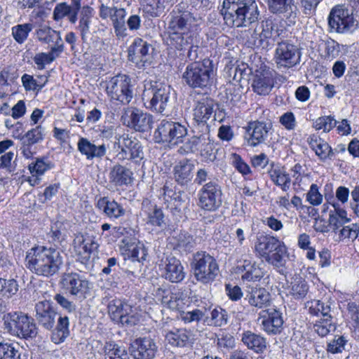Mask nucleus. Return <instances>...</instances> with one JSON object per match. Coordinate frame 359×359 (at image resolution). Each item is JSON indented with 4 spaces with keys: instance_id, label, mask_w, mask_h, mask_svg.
<instances>
[{
    "instance_id": "obj_62",
    "label": "nucleus",
    "mask_w": 359,
    "mask_h": 359,
    "mask_svg": "<svg viewBox=\"0 0 359 359\" xmlns=\"http://www.w3.org/2000/svg\"><path fill=\"white\" fill-rule=\"evenodd\" d=\"M18 76V71L14 67H5L0 72V85L9 86L11 83H13Z\"/></svg>"
},
{
    "instance_id": "obj_43",
    "label": "nucleus",
    "mask_w": 359,
    "mask_h": 359,
    "mask_svg": "<svg viewBox=\"0 0 359 359\" xmlns=\"http://www.w3.org/2000/svg\"><path fill=\"white\" fill-rule=\"evenodd\" d=\"M191 333L186 329L173 328L165 334V339L168 342L177 347H184L187 346L190 340Z\"/></svg>"
},
{
    "instance_id": "obj_24",
    "label": "nucleus",
    "mask_w": 359,
    "mask_h": 359,
    "mask_svg": "<svg viewBox=\"0 0 359 359\" xmlns=\"http://www.w3.org/2000/svg\"><path fill=\"white\" fill-rule=\"evenodd\" d=\"M35 34L38 41L43 43H54L50 48H53V51L64 50V43L60 32L54 30L47 25H40L36 29Z\"/></svg>"
},
{
    "instance_id": "obj_34",
    "label": "nucleus",
    "mask_w": 359,
    "mask_h": 359,
    "mask_svg": "<svg viewBox=\"0 0 359 359\" xmlns=\"http://www.w3.org/2000/svg\"><path fill=\"white\" fill-rule=\"evenodd\" d=\"M330 204L334 210L330 211L328 222L332 231L337 233L344 224L350 222V219L347 217L346 211L341 208L338 203L334 202Z\"/></svg>"
},
{
    "instance_id": "obj_48",
    "label": "nucleus",
    "mask_w": 359,
    "mask_h": 359,
    "mask_svg": "<svg viewBox=\"0 0 359 359\" xmlns=\"http://www.w3.org/2000/svg\"><path fill=\"white\" fill-rule=\"evenodd\" d=\"M306 306L309 307L310 314L313 316H318L320 314L323 318L332 316L331 303L329 302L313 299L308 302Z\"/></svg>"
},
{
    "instance_id": "obj_1",
    "label": "nucleus",
    "mask_w": 359,
    "mask_h": 359,
    "mask_svg": "<svg viewBox=\"0 0 359 359\" xmlns=\"http://www.w3.org/2000/svg\"><path fill=\"white\" fill-rule=\"evenodd\" d=\"M63 264L60 252L53 248L36 246L27 252L25 266L32 273L45 277L56 274Z\"/></svg>"
},
{
    "instance_id": "obj_38",
    "label": "nucleus",
    "mask_w": 359,
    "mask_h": 359,
    "mask_svg": "<svg viewBox=\"0 0 359 359\" xmlns=\"http://www.w3.org/2000/svg\"><path fill=\"white\" fill-rule=\"evenodd\" d=\"M242 268L241 279L243 281L257 282L264 276V269L259 264L252 263L250 260L245 259Z\"/></svg>"
},
{
    "instance_id": "obj_21",
    "label": "nucleus",
    "mask_w": 359,
    "mask_h": 359,
    "mask_svg": "<svg viewBox=\"0 0 359 359\" xmlns=\"http://www.w3.org/2000/svg\"><path fill=\"white\" fill-rule=\"evenodd\" d=\"M160 271L162 277L172 283H180L185 277L181 262L173 256H169L162 262Z\"/></svg>"
},
{
    "instance_id": "obj_18",
    "label": "nucleus",
    "mask_w": 359,
    "mask_h": 359,
    "mask_svg": "<svg viewBox=\"0 0 359 359\" xmlns=\"http://www.w3.org/2000/svg\"><path fill=\"white\" fill-rule=\"evenodd\" d=\"M158 351V346L150 337H139L130 344V355L134 359H153Z\"/></svg>"
},
{
    "instance_id": "obj_31",
    "label": "nucleus",
    "mask_w": 359,
    "mask_h": 359,
    "mask_svg": "<svg viewBox=\"0 0 359 359\" xmlns=\"http://www.w3.org/2000/svg\"><path fill=\"white\" fill-rule=\"evenodd\" d=\"M306 142L320 160L331 159L334 156V151L331 147L319 136L311 135L307 138Z\"/></svg>"
},
{
    "instance_id": "obj_37",
    "label": "nucleus",
    "mask_w": 359,
    "mask_h": 359,
    "mask_svg": "<svg viewBox=\"0 0 359 359\" xmlns=\"http://www.w3.org/2000/svg\"><path fill=\"white\" fill-rule=\"evenodd\" d=\"M37 334V328L36 324L34 322V319L28 316L27 314L24 313L21 316L19 326L18 327L13 336L18 337L20 338H33Z\"/></svg>"
},
{
    "instance_id": "obj_45",
    "label": "nucleus",
    "mask_w": 359,
    "mask_h": 359,
    "mask_svg": "<svg viewBox=\"0 0 359 359\" xmlns=\"http://www.w3.org/2000/svg\"><path fill=\"white\" fill-rule=\"evenodd\" d=\"M192 16L189 12H182L173 11L170 15V20L168 22L167 29L174 28H184L189 29L191 23Z\"/></svg>"
},
{
    "instance_id": "obj_50",
    "label": "nucleus",
    "mask_w": 359,
    "mask_h": 359,
    "mask_svg": "<svg viewBox=\"0 0 359 359\" xmlns=\"http://www.w3.org/2000/svg\"><path fill=\"white\" fill-rule=\"evenodd\" d=\"M23 314L24 313L22 312L14 311L8 313L4 316V326L7 332L11 335L14 334L18 327L19 326L21 316H22Z\"/></svg>"
},
{
    "instance_id": "obj_36",
    "label": "nucleus",
    "mask_w": 359,
    "mask_h": 359,
    "mask_svg": "<svg viewBox=\"0 0 359 359\" xmlns=\"http://www.w3.org/2000/svg\"><path fill=\"white\" fill-rule=\"evenodd\" d=\"M132 171L120 164L115 165L109 172L110 182L116 186H123L130 184L133 180Z\"/></svg>"
},
{
    "instance_id": "obj_46",
    "label": "nucleus",
    "mask_w": 359,
    "mask_h": 359,
    "mask_svg": "<svg viewBox=\"0 0 359 359\" xmlns=\"http://www.w3.org/2000/svg\"><path fill=\"white\" fill-rule=\"evenodd\" d=\"M309 291V285L302 277L293 278L288 287V294L294 299L304 298Z\"/></svg>"
},
{
    "instance_id": "obj_44",
    "label": "nucleus",
    "mask_w": 359,
    "mask_h": 359,
    "mask_svg": "<svg viewBox=\"0 0 359 359\" xmlns=\"http://www.w3.org/2000/svg\"><path fill=\"white\" fill-rule=\"evenodd\" d=\"M56 320L57 323L51 334V340L58 344L63 342L69 335V320L68 317L62 316H57Z\"/></svg>"
},
{
    "instance_id": "obj_53",
    "label": "nucleus",
    "mask_w": 359,
    "mask_h": 359,
    "mask_svg": "<svg viewBox=\"0 0 359 359\" xmlns=\"http://www.w3.org/2000/svg\"><path fill=\"white\" fill-rule=\"evenodd\" d=\"M228 323V313L221 307H217L210 312V320L208 324L217 327L226 325Z\"/></svg>"
},
{
    "instance_id": "obj_32",
    "label": "nucleus",
    "mask_w": 359,
    "mask_h": 359,
    "mask_svg": "<svg viewBox=\"0 0 359 359\" xmlns=\"http://www.w3.org/2000/svg\"><path fill=\"white\" fill-rule=\"evenodd\" d=\"M189 29L184 28H174L166 29L170 44L177 50H182L191 43Z\"/></svg>"
},
{
    "instance_id": "obj_5",
    "label": "nucleus",
    "mask_w": 359,
    "mask_h": 359,
    "mask_svg": "<svg viewBox=\"0 0 359 359\" xmlns=\"http://www.w3.org/2000/svg\"><path fill=\"white\" fill-rule=\"evenodd\" d=\"M284 31L280 20L273 17H269L258 24L248 42L249 45L264 48L268 46L269 39H273L275 40L277 37L282 36Z\"/></svg>"
},
{
    "instance_id": "obj_61",
    "label": "nucleus",
    "mask_w": 359,
    "mask_h": 359,
    "mask_svg": "<svg viewBox=\"0 0 359 359\" xmlns=\"http://www.w3.org/2000/svg\"><path fill=\"white\" fill-rule=\"evenodd\" d=\"M337 121L331 116H325L318 118L313 123V127L316 130H323V132H330L337 126Z\"/></svg>"
},
{
    "instance_id": "obj_29",
    "label": "nucleus",
    "mask_w": 359,
    "mask_h": 359,
    "mask_svg": "<svg viewBox=\"0 0 359 359\" xmlns=\"http://www.w3.org/2000/svg\"><path fill=\"white\" fill-rule=\"evenodd\" d=\"M77 148L79 152L85 156L88 160L93 158H102L107 153V147L102 144L96 146L85 137H81L77 143Z\"/></svg>"
},
{
    "instance_id": "obj_41",
    "label": "nucleus",
    "mask_w": 359,
    "mask_h": 359,
    "mask_svg": "<svg viewBox=\"0 0 359 359\" xmlns=\"http://www.w3.org/2000/svg\"><path fill=\"white\" fill-rule=\"evenodd\" d=\"M126 11L125 8L114 7L111 20L116 36L118 39L124 38L128 34L126 26Z\"/></svg>"
},
{
    "instance_id": "obj_13",
    "label": "nucleus",
    "mask_w": 359,
    "mask_h": 359,
    "mask_svg": "<svg viewBox=\"0 0 359 359\" xmlns=\"http://www.w3.org/2000/svg\"><path fill=\"white\" fill-rule=\"evenodd\" d=\"M273 125L270 121H250L244 127V139L248 145L255 147L268 140Z\"/></svg>"
},
{
    "instance_id": "obj_16",
    "label": "nucleus",
    "mask_w": 359,
    "mask_h": 359,
    "mask_svg": "<svg viewBox=\"0 0 359 359\" xmlns=\"http://www.w3.org/2000/svg\"><path fill=\"white\" fill-rule=\"evenodd\" d=\"M124 123L139 132H146L151 128L153 116L141 109L129 107L122 116Z\"/></svg>"
},
{
    "instance_id": "obj_20",
    "label": "nucleus",
    "mask_w": 359,
    "mask_h": 359,
    "mask_svg": "<svg viewBox=\"0 0 359 359\" xmlns=\"http://www.w3.org/2000/svg\"><path fill=\"white\" fill-rule=\"evenodd\" d=\"M118 147L121 148V151L118 152L116 157L120 161H137L143 158V151L140 144L137 140L129 137L128 135L121 137Z\"/></svg>"
},
{
    "instance_id": "obj_8",
    "label": "nucleus",
    "mask_w": 359,
    "mask_h": 359,
    "mask_svg": "<svg viewBox=\"0 0 359 359\" xmlns=\"http://www.w3.org/2000/svg\"><path fill=\"white\" fill-rule=\"evenodd\" d=\"M187 134V128L179 122L163 120L155 130L154 138L157 143L177 145L182 142Z\"/></svg>"
},
{
    "instance_id": "obj_56",
    "label": "nucleus",
    "mask_w": 359,
    "mask_h": 359,
    "mask_svg": "<svg viewBox=\"0 0 359 359\" xmlns=\"http://www.w3.org/2000/svg\"><path fill=\"white\" fill-rule=\"evenodd\" d=\"M19 285L14 279L0 278V293L3 297L10 298L17 293Z\"/></svg>"
},
{
    "instance_id": "obj_25",
    "label": "nucleus",
    "mask_w": 359,
    "mask_h": 359,
    "mask_svg": "<svg viewBox=\"0 0 359 359\" xmlns=\"http://www.w3.org/2000/svg\"><path fill=\"white\" fill-rule=\"evenodd\" d=\"M245 300L251 306L263 309L270 305L271 294L264 287L250 286L246 290Z\"/></svg>"
},
{
    "instance_id": "obj_63",
    "label": "nucleus",
    "mask_w": 359,
    "mask_h": 359,
    "mask_svg": "<svg viewBox=\"0 0 359 359\" xmlns=\"http://www.w3.org/2000/svg\"><path fill=\"white\" fill-rule=\"evenodd\" d=\"M359 233V226L357 224H352L351 226H343L339 231V239L344 241L349 239L352 241H355Z\"/></svg>"
},
{
    "instance_id": "obj_49",
    "label": "nucleus",
    "mask_w": 359,
    "mask_h": 359,
    "mask_svg": "<svg viewBox=\"0 0 359 359\" xmlns=\"http://www.w3.org/2000/svg\"><path fill=\"white\" fill-rule=\"evenodd\" d=\"M332 316L325 317L316 321L313 325V330L320 337L327 336L330 332H334L336 329L335 325L332 322Z\"/></svg>"
},
{
    "instance_id": "obj_35",
    "label": "nucleus",
    "mask_w": 359,
    "mask_h": 359,
    "mask_svg": "<svg viewBox=\"0 0 359 359\" xmlns=\"http://www.w3.org/2000/svg\"><path fill=\"white\" fill-rule=\"evenodd\" d=\"M182 195V193H176L168 186L164 185L162 190H161L160 198L164 201L168 208L181 212L184 202Z\"/></svg>"
},
{
    "instance_id": "obj_3",
    "label": "nucleus",
    "mask_w": 359,
    "mask_h": 359,
    "mask_svg": "<svg viewBox=\"0 0 359 359\" xmlns=\"http://www.w3.org/2000/svg\"><path fill=\"white\" fill-rule=\"evenodd\" d=\"M255 250L257 256L276 267L284 265L287 248L277 237L261 234L257 236Z\"/></svg>"
},
{
    "instance_id": "obj_47",
    "label": "nucleus",
    "mask_w": 359,
    "mask_h": 359,
    "mask_svg": "<svg viewBox=\"0 0 359 359\" xmlns=\"http://www.w3.org/2000/svg\"><path fill=\"white\" fill-rule=\"evenodd\" d=\"M103 351L105 359H130L126 348L113 341L106 342Z\"/></svg>"
},
{
    "instance_id": "obj_42",
    "label": "nucleus",
    "mask_w": 359,
    "mask_h": 359,
    "mask_svg": "<svg viewBox=\"0 0 359 359\" xmlns=\"http://www.w3.org/2000/svg\"><path fill=\"white\" fill-rule=\"evenodd\" d=\"M271 180L282 191H287L290 188L291 178L284 168H272L269 170Z\"/></svg>"
},
{
    "instance_id": "obj_11",
    "label": "nucleus",
    "mask_w": 359,
    "mask_h": 359,
    "mask_svg": "<svg viewBox=\"0 0 359 359\" xmlns=\"http://www.w3.org/2000/svg\"><path fill=\"white\" fill-rule=\"evenodd\" d=\"M130 82V79L125 74H118L111 78L106 83L107 95L111 100L128 104L133 97Z\"/></svg>"
},
{
    "instance_id": "obj_19",
    "label": "nucleus",
    "mask_w": 359,
    "mask_h": 359,
    "mask_svg": "<svg viewBox=\"0 0 359 359\" xmlns=\"http://www.w3.org/2000/svg\"><path fill=\"white\" fill-rule=\"evenodd\" d=\"M214 102L212 99L203 97L198 100L194 109V121L196 123L195 129L203 128L204 130H210L207 123L208 120L214 112Z\"/></svg>"
},
{
    "instance_id": "obj_55",
    "label": "nucleus",
    "mask_w": 359,
    "mask_h": 359,
    "mask_svg": "<svg viewBox=\"0 0 359 359\" xmlns=\"http://www.w3.org/2000/svg\"><path fill=\"white\" fill-rule=\"evenodd\" d=\"M32 29L33 25L31 23L18 25L12 27V34L18 43H22L27 39Z\"/></svg>"
},
{
    "instance_id": "obj_33",
    "label": "nucleus",
    "mask_w": 359,
    "mask_h": 359,
    "mask_svg": "<svg viewBox=\"0 0 359 359\" xmlns=\"http://www.w3.org/2000/svg\"><path fill=\"white\" fill-rule=\"evenodd\" d=\"M241 341L250 350L257 353H262L267 347L265 337L251 331H245L242 334Z\"/></svg>"
},
{
    "instance_id": "obj_15",
    "label": "nucleus",
    "mask_w": 359,
    "mask_h": 359,
    "mask_svg": "<svg viewBox=\"0 0 359 359\" xmlns=\"http://www.w3.org/2000/svg\"><path fill=\"white\" fill-rule=\"evenodd\" d=\"M258 320L260 321L262 329L269 335L279 334L283 330V313L276 308L262 310Z\"/></svg>"
},
{
    "instance_id": "obj_22",
    "label": "nucleus",
    "mask_w": 359,
    "mask_h": 359,
    "mask_svg": "<svg viewBox=\"0 0 359 359\" xmlns=\"http://www.w3.org/2000/svg\"><path fill=\"white\" fill-rule=\"evenodd\" d=\"M36 320L46 330L53 328L57 313L48 301H41L36 304Z\"/></svg>"
},
{
    "instance_id": "obj_10",
    "label": "nucleus",
    "mask_w": 359,
    "mask_h": 359,
    "mask_svg": "<svg viewBox=\"0 0 359 359\" xmlns=\"http://www.w3.org/2000/svg\"><path fill=\"white\" fill-rule=\"evenodd\" d=\"M328 23L332 29L344 34L354 31L358 22L352 12L344 6L337 5L331 10Z\"/></svg>"
},
{
    "instance_id": "obj_27",
    "label": "nucleus",
    "mask_w": 359,
    "mask_h": 359,
    "mask_svg": "<svg viewBox=\"0 0 359 359\" xmlns=\"http://www.w3.org/2000/svg\"><path fill=\"white\" fill-rule=\"evenodd\" d=\"M96 207L104 215L111 219H118L126 214V210L121 204L115 200H110L108 197L99 198Z\"/></svg>"
},
{
    "instance_id": "obj_51",
    "label": "nucleus",
    "mask_w": 359,
    "mask_h": 359,
    "mask_svg": "<svg viewBox=\"0 0 359 359\" xmlns=\"http://www.w3.org/2000/svg\"><path fill=\"white\" fill-rule=\"evenodd\" d=\"M91 17L92 8L89 6L83 7L78 27L83 41H86V35L89 33L90 20Z\"/></svg>"
},
{
    "instance_id": "obj_28",
    "label": "nucleus",
    "mask_w": 359,
    "mask_h": 359,
    "mask_svg": "<svg viewBox=\"0 0 359 359\" xmlns=\"http://www.w3.org/2000/svg\"><path fill=\"white\" fill-rule=\"evenodd\" d=\"M194 168L190 161H180L173 169L175 182L180 186H187L193 180Z\"/></svg>"
},
{
    "instance_id": "obj_52",
    "label": "nucleus",
    "mask_w": 359,
    "mask_h": 359,
    "mask_svg": "<svg viewBox=\"0 0 359 359\" xmlns=\"http://www.w3.org/2000/svg\"><path fill=\"white\" fill-rule=\"evenodd\" d=\"M0 359H21L18 345L1 342Z\"/></svg>"
},
{
    "instance_id": "obj_64",
    "label": "nucleus",
    "mask_w": 359,
    "mask_h": 359,
    "mask_svg": "<svg viewBox=\"0 0 359 359\" xmlns=\"http://www.w3.org/2000/svg\"><path fill=\"white\" fill-rule=\"evenodd\" d=\"M324 49L325 58L333 60L340 53V45L336 41L329 39L324 43Z\"/></svg>"
},
{
    "instance_id": "obj_17",
    "label": "nucleus",
    "mask_w": 359,
    "mask_h": 359,
    "mask_svg": "<svg viewBox=\"0 0 359 359\" xmlns=\"http://www.w3.org/2000/svg\"><path fill=\"white\" fill-rule=\"evenodd\" d=\"M275 59L278 66L290 68L299 63L301 53L297 46L287 41L278 42Z\"/></svg>"
},
{
    "instance_id": "obj_23",
    "label": "nucleus",
    "mask_w": 359,
    "mask_h": 359,
    "mask_svg": "<svg viewBox=\"0 0 359 359\" xmlns=\"http://www.w3.org/2000/svg\"><path fill=\"white\" fill-rule=\"evenodd\" d=\"M152 50L151 44L142 39L137 38L128 48L129 60L138 66H144L149 58L150 50Z\"/></svg>"
},
{
    "instance_id": "obj_4",
    "label": "nucleus",
    "mask_w": 359,
    "mask_h": 359,
    "mask_svg": "<svg viewBox=\"0 0 359 359\" xmlns=\"http://www.w3.org/2000/svg\"><path fill=\"white\" fill-rule=\"evenodd\" d=\"M213 69L212 61L209 59L194 62L187 66L182 78L190 88L203 89L211 85Z\"/></svg>"
},
{
    "instance_id": "obj_14",
    "label": "nucleus",
    "mask_w": 359,
    "mask_h": 359,
    "mask_svg": "<svg viewBox=\"0 0 359 359\" xmlns=\"http://www.w3.org/2000/svg\"><path fill=\"white\" fill-rule=\"evenodd\" d=\"M60 283L67 293L79 298L85 297L90 288L89 281L77 273H65Z\"/></svg>"
},
{
    "instance_id": "obj_60",
    "label": "nucleus",
    "mask_w": 359,
    "mask_h": 359,
    "mask_svg": "<svg viewBox=\"0 0 359 359\" xmlns=\"http://www.w3.org/2000/svg\"><path fill=\"white\" fill-rule=\"evenodd\" d=\"M194 238L189 233H180L177 237L176 248L181 252L191 251L195 246Z\"/></svg>"
},
{
    "instance_id": "obj_39",
    "label": "nucleus",
    "mask_w": 359,
    "mask_h": 359,
    "mask_svg": "<svg viewBox=\"0 0 359 359\" xmlns=\"http://www.w3.org/2000/svg\"><path fill=\"white\" fill-rule=\"evenodd\" d=\"M75 243H78L77 248L79 253L82 255V258L84 261L88 260L90 254L95 251L99 247L95 238L88 235L77 236L75 240Z\"/></svg>"
},
{
    "instance_id": "obj_6",
    "label": "nucleus",
    "mask_w": 359,
    "mask_h": 359,
    "mask_svg": "<svg viewBox=\"0 0 359 359\" xmlns=\"http://www.w3.org/2000/svg\"><path fill=\"white\" fill-rule=\"evenodd\" d=\"M198 131L201 134L194 135L187 140L182 149L186 153L199 152L203 161L212 162L216 158L213 140L211 139L210 130H204L203 128L194 129V133Z\"/></svg>"
},
{
    "instance_id": "obj_58",
    "label": "nucleus",
    "mask_w": 359,
    "mask_h": 359,
    "mask_svg": "<svg viewBox=\"0 0 359 359\" xmlns=\"http://www.w3.org/2000/svg\"><path fill=\"white\" fill-rule=\"evenodd\" d=\"M187 302H189L188 299L172 293L164 305L171 310L178 311L180 313L182 311H184Z\"/></svg>"
},
{
    "instance_id": "obj_12",
    "label": "nucleus",
    "mask_w": 359,
    "mask_h": 359,
    "mask_svg": "<svg viewBox=\"0 0 359 359\" xmlns=\"http://www.w3.org/2000/svg\"><path fill=\"white\" fill-rule=\"evenodd\" d=\"M170 92L171 88L169 85L154 82L151 88L146 89L143 93L144 99L150 94L152 95L147 107L157 113L163 114L169 106Z\"/></svg>"
},
{
    "instance_id": "obj_54",
    "label": "nucleus",
    "mask_w": 359,
    "mask_h": 359,
    "mask_svg": "<svg viewBox=\"0 0 359 359\" xmlns=\"http://www.w3.org/2000/svg\"><path fill=\"white\" fill-rule=\"evenodd\" d=\"M44 136V129L41 126H37L35 128L28 130L21 138L20 142H27L34 145L43 140Z\"/></svg>"
},
{
    "instance_id": "obj_7",
    "label": "nucleus",
    "mask_w": 359,
    "mask_h": 359,
    "mask_svg": "<svg viewBox=\"0 0 359 359\" xmlns=\"http://www.w3.org/2000/svg\"><path fill=\"white\" fill-rule=\"evenodd\" d=\"M192 269L196 279L205 284L213 281L219 272L215 257L203 251L194 254Z\"/></svg>"
},
{
    "instance_id": "obj_26",
    "label": "nucleus",
    "mask_w": 359,
    "mask_h": 359,
    "mask_svg": "<svg viewBox=\"0 0 359 359\" xmlns=\"http://www.w3.org/2000/svg\"><path fill=\"white\" fill-rule=\"evenodd\" d=\"M269 11L275 14H284L290 23H294L297 8L294 0H267Z\"/></svg>"
},
{
    "instance_id": "obj_57",
    "label": "nucleus",
    "mask_w": 359,
    "mask_h": 359,
    "mask_svg": "<svg viewBox=\"0 0 359 359\" xmlns=\"http://www.w3.org/2000/svg\"><path fill=\"white\" fill-rule=\"evenodd\" d=\"M63 51L55 50L53 51V48H50V52L41 53L35 55L34 61L37 65L39 69L44 68L45 65L52 62Z\"/></svg>"
},
{
    "instance_id": "obj_9",
    "label": "nucleus",
    "mask_w": 359,
    "mask_h": 359,
    "mask_svg": "<svg viewBox=\"0 0 359 359\" xmlns=\"http://www.w3.org/2000/svg\"><path fill=\"white\" fill-rule=\"evenodd\" d=\"M222 187L217 182H207L198 191V205L204 211L215 212L222 206Z\"/></svg>"
},
{
    "instance_id": "obj_40",
    "label": "nucleus",
    "mask_w": 359,
    "mask_h": 359,
    "mask_svg": "<svg viewBox=\"0 0 359 359\" xmlns=\"http://www.w3.org/2000/svg\"><path fill=\"white\" fill-rule=\"evenodd\" d=\"M132 312V307L121 299H113L108 304L109 315L116 323H120L124 316Z\"/></svg>"
},
{
    "instance_id": "obj_59",
    "label": "nucleus",
    "mask_w": 359,
    "mask_h": 359,
    "mask_svg": "<svg viewBox=\"0 0 359 359\" xmlns=\"http://www.w3.org/2000/svg\"><path fill=\"white\" fill-rule=\"evenodd\" d=\"M122 242L128 246V250L130 251V256L133 261H137L140 262L145 260L147 252L142 244L130 245L126 239H123Z\"/></svg>"
},
{
    "instance_id": "obj_30",
    "label": "nucleus",
    "mask_w": 359,
    "mask_h": 359,
    "mask_svg": "<svg viewBox=\"0 0 359 359\" xmlns=\"http://www.w3.org/2000/svg\"><path fill=\"white\" fill-rule=\"evenodd\" d=\"M273 86V78L271 71L263 70L257 72L253 80L254 91L260 95H268Z\"/></svg>"
},
{
    "instance_id": "obj_2",
    "label": "nucleus",
    "mask_w": 359,
    "mask_h": 359,
    "mask_svg": "<svg viewBox=\"0 0 359 359\" xmlns=\"http://www.w3.org/2000/svg\"><path fill=\"white\" fill-rule=\"evenodd\" d=\"M220 12L229 27H247L259 16L255 0H224Z\"/></svg>"
}]
</instances>
